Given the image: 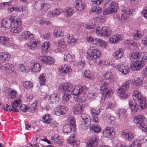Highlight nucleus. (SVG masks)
<instances>
[{
    "mask_svg": "<svg viewBox=\"0 0 147 147\" xmlns=\"http://www.w3.org/2000/svg\"><path fill=\"white\" fill-rule=\"evenodd\" d=\"M72 84L70 83L65 82L61 84L59 87L60 91L64 92V94L63 96L62 100L65 102L69 100L70 98V95L72 93Z\"/></svg>",
    "mask_w": 147,
    "mask_h": 147,
    "instance_id": "nucleus-1",
    "label": "nucleus"
},
{
    "mask_svg": "<svg viewBox=\"0 0 147 147\" xmlns=\"http://www.w3.org/2000/svg\"><path fill=\"white\" fill-rule=\"evenodd\" d=\"M20 19L11 16L10 19H4L1 21V27L7 30L10 27L13 26V24L15 26L21 25V24Z\"/></svg>",
    "mask_w": 147,
    "mask_h": 147,
    "instance_id": "nucleus-2",
    "label": "nucleus"
},
{
    "mask_svg": "<svg viewBox=\"0 0 147 147\" xmlns=\"http://www.w3.org/2000/svg\"><path fill=\"white\" fill-rule=\"evenodd\" d=\"M73 94L74 95V98L76 99L78 98L79 95L82 93L86 94L88 91V88L86 86L82 87L80 85L75 86L74 88L72 84Z\"/></svg>",
    "mask_w": 147,
    "mask_h": 147,
    "instance_id": "nucleus-3",
    "label": "nucleus"
},
{
    "mask_svg": "<svg viewBox=\"0 0 147 147\" xmlns=\"http://www.w3.org/2000/svg\"><path fill=\"white\" fill-rule=\"evenodd\" d=\"M87 54V58L92 60L95 59L99 57L100 55V52L96 47L91 46L88 50Z\"/></svg>",
    "mask_w": 147,
    "mask_h": 147,
    "instance_id": "nucleus-4",
    "label": "nucleus"
},
{
    "mask_svg": "<svg viewBox=\"0 0 147 147\" xmlns=\"http://www.w3.org/2000/svg\"><path fill=\"white\" fill-rule=\"evenodd\" d=\"M130 82L128 81L123 84L117 90V94L121 99H123L127 97V95L126 91L129 88Z\"/></svg>",
    "mask_w": 147,
    "mask_h": 147,
    "instance_id": "nucleus-5",
    "label": "nucleus"
},
{
    "mask_svg": "<svg viewBox=\"0 0 147 147\" xmlns=\"http://www.w3.org/2000/svg\"><path fill=\"white\" fill-rule=\"evenodd\" d=\"M100 89L101 94L106 97H109L113 93L112 89L106 82H104L100 86Z\"/></svg>",
    "mask_w": 147,
    "mask_h": 147,
    "instance_id": "nucleus-6",
    "label": "nucleus"
},
{
    "mask_svg": "<svg viewBox=\"0 0 147 147\" xmlns=\"http://www.w3.org/2000/svg\"><path fill=\"white\" fill-rule=\"evenodd\" d=\"M118 4L114 1L109 3L107 9H104L103 13L104 15L111 14L116 12Z\"/></svg>",
    "mask_w": 147,
    "mask_h": 147,
    "instance_id": "nucleus-7",
    "label": "nucleus"
},
{
    "mask_svg": "<svg viewBox=\"0 0 147 147\" xmlns=\"http://www.w3.org/2000/svg\"><path fill=\"white\" fill-rule=\"evenodd\" d=\"M96 33L98 36H107L110 34L111 31L107 26H103L101 28L97 27L96 28Z\"/></svg>",
    "mask_w": 147,
    "mask_h": 147,
    "instance_id": "nucleus-8",
    "label": "nucleus"
},
{
    "mask_svg": "<svg viewBox=\"0 0 147 147\" xmlns=\"http://www.w3.org/2000/svg\"><path fill=\"white\" fill-rule=\"evenodd\" d=\"M34 7L37 10L42 9L44 11H46L50 8L51 7V5L48 3L38 1L35 3Z\"/></svg>",
    "mask_w": 147,
    "mask_h": 147,
    "instance_id": "nucleus-9",
    "label": "nucleus"
},
{
    "mask_svg": "<svg viewBox=\"0 0 147 147\" xmlns=\"http://www.w3.org/2000/svg\"><path fill=\"white\" fill-rule=\"evenodd\" d=\"M102 134L104 136L113 138H114L115 132L112 127H108L105 128L103 131Z\"/></svg>",
    "mask_w": 147,
    "mask_h": 147,
    "instance_id": "nucleus-10",
    "label": "nucleus"
},
{
    "mask_svg": "<svg viewBox=\"0 0 147 147\" xmlns=\"http://www.w3.org/2000/svg\"><path fill=\"white\" fill-rule=\"evenodd\" d=\"M112 66L117 69L121 72V74L123 75H126L128 74L129 71V67L127 66H123V65H120L119 64H115Z\"/></svg>",
    "mask_w": 147,
    "mask_h": 147,
    "instance_id": "nucleus-11",
    "label": "nucleus"
},
{
    "mask_svg": "<svg viewBox=\"0 0 147 147\" xmlns=\"http://www.w3.org/2000/svg\"><path fill=\"white\" fill-rule=\"evenodd\" d=\"M144 64V63L142 61H137L132 63L130 68L132 70L138 71L141 69L143 67Z\"/></svg>",
    "mask_w": 147,
    "mask_h": 147,
    "instance_id": "nucleus-12",
    "label": "nucleus"
},
{
    "mask_svg": "<svg viewBox=\"0 0 147 147\" xmlns=\"http://www.w3.org/2000/svg\"><path fill=\"white\" fill-rule=\"evenodd\" d=\"M4 68L6 73L13 76L16 74V72L14 71V68L13 65L11 63H7L5 65Z\"/></svg>",
    "mask_w": 147,
    "mask_h": 147,
    "instance_id": "nucleus-13",
    "label": "nucleus"
},
{
    "mask_svg": "<svg viewBox=\"0 0 147 147\" xmlns=\"http://www.w3.org/2000/svg\"><path fill=\"white\" fill-rule=\"evenodd\" d=\"M98 142V138L97 136H93L91 140L87 142V146L88 147H99Z\"/></svg>",
    "mask_w": 147,
    "mask_h": 147,
    "instance_id": "nucleus-14",
    "label": "nucleus"
},
{
    "mask_svg": "<svg viewBox=\"0 0 147 147\" xmlns=\"http://www.w3.org/2000/svg\"><path fill=\"white\" fill-rule=\"evenodd\" d=\"M0 43L7 47H13V44L10 39L5 36L0 37Z\"/></svg>",
    "mask_w": 147,
    "mask_h": 147,
    "instance_id": "nucleus-15",
    "label": "nucleus"
},
{
    "mask_svg": "<svg viewBox=\"0 0 147 147\" xmlns=\"http://www.w3.org/2000/svg\"><path fill=\"white\" fill-rule=\"evenodd\" d=\"M75 9L79 11L83 10L85 7L84 3L81 0H76L74 4Z\"/></svg>",
    "mask_w": 147,
    "mask_h": 147,
    "instance_id": "nucleus-16",
    "label": "nucleus"
},
{
    "mask_svg": "<svg viewBox=\"0 0 147 147\" xmlns=\"http://www.w3.org/2000/svg\"><path fill=\"white\" fill-rule=\"evenodd\" d=\"M11 55L7 53H0V63H6L10 59Z\"/></svg>",
    "mask_w": 147,
    "mask_h": 147,
    "instance_id": "nucleus-17",
    "label": "nucleus"
},
{
    "mask_svg": "<svg viewBox=\"0 0 147 147\" xmlns=\"http://www.w3.org/2000/svg\"><path fill=\"white\" fill-rule=\"evenodd\" d=\"M40 60L42 63L48 64H52L55 61L53 58L47 56H41Z\"/></svg>",
    "mask_w": 147,
    "mask_h": 147,
    "instance_id": "nucleus-18",
    "label": "nucleus"
},
{
    "mask_svg": "<svg viewBox=\"0 0 147 147\" xmlns=\"http://www.w3.org/2000/svg\"><path fill=\"white\" fill-rule=\"evenodd\" d=\"M55 44L56 46L63 49H66L68 47V42L63 38H61L57 41L55 42Z\"/></svg>",
    "mask_w": 147,
    "mask_h": 147,
    "instance_id": "nucleus-19",
    "label": "nucleus"
},
{
    "mask_svg": "<svg viewBox=\"0 0 147 147\" xmlns=\"http://www.w3.org/2000/svg\"><path fill=\"white\" fill-rule=\"evenodd\" d=\"M145 119V117L143 115H138L135 117L134 119V123L137 125L139 126L140 125H142Z\"/></svg>",
    "mask_w": 147,
    "mask_h": 147,
    "instance_id": "nucleus-20",
    "label": "nucleus"
},
{
    "mask_svg": "<svg viewBox=\"0 0 147 147\" xmlns=\"http://www.w3.org/2000/svg\"><path fill=\"white\" fill-rule=\"evenodd\" d=\"M121 134L122 137L125 140L130 141L134 138V134L131 132H122Z\"/></svg>",
    "mask_w": 147,
    "mask_h": 147,
    "instance_id": "nucleus-21",
    "label": "nucleus"
},
{
    "mask_svg": "<svg viewBox=\"0 0 147 147\" xmlns=\"http://www.w3.org/2000/svg\"><path fill=\"white\" fill-rule=\"evenodd\" d=\"M21 101L20 99L16 100H15L12 101L11 102V104L12 106L11 110L12 112H18V110L16 108L18 107V106L21 103Z\"/></svg>",
    "mask_w": 147,
    "mask_h": 147,
    "instance_id": "nucleus-22",
    "label": "nucleus"
},
{
    "mask_svg": "<svg viewBox=\"0 0 147 147\" xmlns=\"http://www.w3.org/2000/svg\"><path fill=\"white\" fill-rule=\"evenodd\" d=\"M84 110V109L82 106L78 104L74 106L73 111L75 114L79 115L83 112Z\"/></svg>",
    "mask_w": 147,
    "mask_h": 147,
    "instance_id": "nucleus-23",
    "label": "nucleus"
},
{
    "mask_svg": "<svg viewBox=\"0 0 147 147\" xmlns=\"http://www.w3.org/2000/svg\"><path fill=\"white\" fill-rule=\"evenodd\" d=\"M21 36L22 38L25 40H28L29 38L33 39L34 38V36L33 34L28 31H24L22 32Z\"/></svg>",
    "mask_w": 147,
    "mask_h": 147,
    "instance_id": "nucleus-24",
    "label": "nucleus"
},
{
    "mask_svg": "<svg viewBox=\"0 0 147 147\" xmlns=\"http://www.w3.org/2000/svg\"><path fill=\"white\" fill-rule=\"evenodd\" d=\"M122 36L119 34H117L113 35L109 39V42L110 43H116L120 41L121 39Z\"/></svg>",
    "mask_w": 147,
    "mask_h": 147,
    "instance_id": "nucleus-25",
    "label": "nucleus"
},
{
    "mask_svg": "<svg viewBox=\"0 0 147 147\" xmlns=\"http://www.w3.org/2000/svg\"><path fill=\"white\" fill-rule=\"evenodd\" d=\"M81 117L84 123L88 124V125L90 124L91 120L90 117L89 115L84 113H82L81 115Z\"/></svg>",
    "mask_w": 147,
    "mask_h": 147,
    "instance_id": "nucleus-26",
    "label": "nucleus"
},
{
    "mask_svg": "<svg viewBox=\"0 0 147 147\" xmlns=\"http://www.w3.org/2000/svg\"><path fill=\"white\" fill-rule=\"evenodd\" d=\"M59 70L61 73L66 74H70L71 72V68L67 67L66 65H62L59 68Z\"/></svg>",
    "mask_w": 147,
    "mask_h": 147,
    "instance_id": "nucleus-27",
    "label": "nucleus"
},
{
    "mask_svg": "<svg viewBox=\"0 0 147 147\" xmlns=\"http://www.w3.org/2000/svg\"><path fill=\"white\" fill-rule=\"evenodd\" d=\"M140 58V52H134L131 53L129 59L132 61L135 60H139Z\"/></svg>",
    "mask_w": 147,
    "mask_h": 147,
    "instance_id": "nucleus-28",
    "label": "nucleus"
},
{
    "mask_svg": "<svg viewBox=\"0 0 147 147\" xmlns=\"http://www.w3.org/2000/svg\"><path fill=\"white\" fill-rule=\"evenodd\" d=\"M61 11L59 9L56 8L53 11H49L48 12V16L51 18L54 17L56 16L59 15Z\"/></svg>",
    "mask_w": 147,
    "mask_h": 147,
    "instance_id": "nucleus-29",
    "label": "nucleus"
},
{
    "mask_svg": "<svg viewBox=\"0 0 147 147\" xmlns=\"http://www.w3.org/2000/svg\"><path fill=\"white\" fill-rule=\"evenodd\" d=\"M123 49H119L114 52L113 53L114 57L119 59L123 56Z\"/></svg>",
    "mask_w": 147,
    "mask_h": 147,
    "instance_id": "nucleus-30",
    "label": "nucleus"
},
{
    "mask_svg": "<svg viewBox=\"0 0 147 147\" xmlns=\"http://www.w3.org/2000/svg\"><path fill=\"white\" fill-rule=\"evenodd\" d=\"M139 106L142 110H143L147 107V101L146 98L143 97L138 101Z\"/></svg>",
    "mask_w": 147,
    "mask_h": 147,
    "instance_id": "nucleus-31",
    "label": "nucleus"
},
{
    "mask_svg": "<svg viewBox=\"0 0 147 147\" xmlns=\"http://www.w3.org/2000/svg\"><path fill=\"white\" fill-rule=\"evenodd\" d=\"M133 99L135 101L139 100L143 97L141 95L140 93L138 90H135L133 93Z\"/></svg>",
    "mask_w": 147,
    "mask_h": 147,
    "instance_id": "nucleus-32",
    "label": "nucleus"
},
{
    "mask_svg": "<svg viewBox=\"0 0 147 147\" xmlns=\"http://www.w3.org/2000/svg\"><path fill=\"white\" fill-rule=\"evenodd\" d=\"M51 140L52 141V143H56L59 144L60 146L62 145V143L63 142L62 139L60 138L58 136L56 137L55 136H54L51 137Z\"/></svg>",
    "mask_w": 147,
    "mask_h": 147,
    "instance_id": "nucleus-33",
    "label": "nucleus"
},
{
    "mask_svg": "<svg viewBox=\"0 0 147 147\" xmlns=\"http://www.w3.org/2000/svg\"><path fill=\"white\" fill-rule=\"evenodd\" d=\"M65 109L63 107H60L59 109H56L55 110V113L57 115H64L66 113L65 110Z\"/></svg>",
    "mask_w": 147,
    "mask_h": 147,
    "instance_id": "nucleus-34",
    "label": "nucleus"
},
{
    "mask_svg": "<svg viewBox=\"0 0 147 147\" xmlns=\"http://www.w3.org/2000/svg\"><path fill=\"white\" fill-rule=\"evenodd\" d=\"M42 121L46 124L50 123L52 121L51 117L49 115L47 114L42 117Z\"/></svg>",
    "mask_w": 147,
    "mask_h": 147,
    "instance_id": "nucleus-35",
    "label": "nucleus"
},
{
    "mask_svg": "<svg viewBox=\"0 0 147 147\" xmlns=\"http://www.w3.org/2000/svg\"><path fill=\"white\" fill-rule=\"evenodd\" d=\"M96 45H98L100 46L105 48L107 46V42L105 41L100 38H95Z\"/></svg>",
    "mask_w": 147,
    "mask_h": 147,
    "instance_id": "nucleus-36",
    "label": "nucleus"
},
{
    "mask_svg": "<svg viewBox=\"0 0 147 147\" xmlns=\"http://www.w3.org/2000/svg\"><path fill=\"white\" fill-rule=\"evenodd\" d=\"M41 66L40 64L38 63H35L33 65L31 69L33 71L38 72L41 69Z\"/></svg>",
    "mask_w": 147,
    "mask_h": 147,
    "instance_id": "nucleus-37",
    "label": "nucleus"
},
{
    "mask_svg": "<svg viewBox=\"0 0 147 147\" xmlns=\"http://www.w3.org/2000/svg\"><path fill=\"white\" fill-rule=\"evenodd\" d=\"M116 17L117 19L121 22L124 23L125 20H127V16H124L122 13H117Z\"/></svg>",
    "mask_w": 147,
    "mask_h": 147,
    "instance_id": "nucleus-38",
    "label": "nucleus"
},
{
    "mask_svg": "<svg viewBox=\"0 0 147 147\" xmlns=\"http://www.w3.org/2000/svg\"><path fill=\"white\" fill-rule=\"evenodd\" d=\"M20 25L15 26H13L12 28L10 30L11 32L12 33H19L21 31V28L20 26ZM14 26H15L14 25Z\"/></svg>",
    "mask_w": 147,
    "mask_h": 147,
    "instance_id": "nucleus-39",
    "label": "nucleus"
},
{
    "mask_svg": "<svg viewBox=\"0 0 147 147\" xmlns=\"http://www.w3.org/2000/svg\"><path fill=\"white\" fill-rule=\"evenodd\" d=\"M71 126L69 124H66L64 125L63 129V132L65 133H70L71 130Z\"/></svg>",
    "mask_w": 147,
    "mask_h": 147,
    "instance_id": "nucleus-40",
    "label": "nucleus"
},
{
    "mask_svg": "<svg viewBox=\"0 0 147 147\" xmlns=\"http://www.w3.org/2000/svg\"><path fill=\"white\" fill-rule=\"evenodd\" d=\"M19 69L21 71L24 72H27L29 71V68L28 66L22 64L20 65L19 66Z\"/></svg>",
    "mask_w": 147,
    "mask_h": 147,
    "instance_id": "nucleus-41",
    "label": "nucleus"
},
{
    "mask_svg": "<svg viewBox=\"0 0 147 147\" xmlns=\"http://www.w3.org/2000/svg\"><path fill=\"white\" fill-rule=\"evenodd\" d=\"M90 128L92 131L96 133H98L101 131L100 127L97 125H92L90 127Z\"/></svg>",
    "mask_w": 147,
    "mask_h": 147,
    "instance_id": "nucleus-42",
    "label": "nucleus"
},
{
    "mask_svg": "<svg viewBox=\"0 0 147 147\" xmlns=\"http://www.w3.org/2000/svg\"><path fill=\"white\" fill-rule=\"evenodd\" d=\"M49 99L52 102H57L58 101L59 98L57 94H53L50 95Z\"/></svg>",
    "mask_w": 147,
    "mask_h": 147,
    "instance_id": "nucleus-43",
    "label": "nucleus"
},
{
    "mask_svg": "<svg viewBox=\"0 0 147 147\" xmlns=\"http://www.w3.org/2000/svg\"><path fill=\"white\" fill-rule=\"evenodd\" d=\"M50 45V44L48 41L45 42L43 43L41 47V49L43 52H47Z\"/></svg>",
    "mask_w": 147,
    "mask_h": 147,
    "instance_id": "nucleus-44",
    "label": "nucleus"
},
{
    "mask_svg": "<svg viewBox=\"0 0 147 147\" xmlns=\"http://www.w3.org/2000/svg\"><path fill=\"white\" fill-rule=\"evenodd\" d=\"M23 87L26 89H28L32 88L33 86L32 83L31 81H25L23 84Z\"/></svg>",
    "mask_w": 147,
    "mask_h": 147,
    "instance_id": "nucleus-45",
    "label": "nucleus"
},
{
    "mask_svg": "<svg viewBox=\"0 0 147 147\" xmlns=\"http://www.w3.org/2000/svg\"><path fill=\"white\" fill-rule=\"evenodd\" d=\"M74 13L73 8L71 7H67L65 9V14L67 17L71 16Z\"/></svg>",
    "mask_w": 147,
    "mask_h": 147,
    "instance_id": "nucleus-46",
    "label": "nucleus"
},
{
    "mask_svg": "<svg viewBox=\"0 0 147 147\" xmlns=\"http://www.w3.org/2000/svg\"><path fill=\"white\" fill-rule=\"evenodd\" d=\"M104 78L106 80H110L111 81H113V76L111 72L105 74L104 75Z\"/></svg>",
    "mask_w": 147,
    "mask_h": 147,
    "instance_id": "nucleus-47",
    "label": "nucleus"
},
{
    "mask_svg": "<svg viewBox=\"0 0 147 147\" xmlns=\"http://www.w3.org/2000/svg\"><path fill=\"white\" fill-rule=\"evenodd\" d=\"M67 119L73 128H75L76 127V123L74 121V118L72 116L69 115L67 117Z\"/></svg>",
    "mask_w": 147,
    "mask_h": 147,
    "instance_id": "nucleus-48",
    "label": "nucleus"
},
{
    "mask_svg": "<svg viewBox=\"0 0 147 147\" xmlns=\"http://www.w3.org/2000/svg\"><path fill=\"white\" fill-rule=\"evenodd\" d=\"M67 36L68 39L67 42H68V44H70L71 43H74L76 42V39L71 35L69 34L67 35Z\"/></svg>",
    "mask_w": 147,
    "mask_h": 147,
    "instance_id": "nucleus-49",
    "label": "nucleus"
},
{
    "mask_svg": "<svg viewBox=\"0 0 147 147\" xmlns=\"http://www.w3.org/2000/svg\"><path fill=\"white\" fill-rule=\"evenodd\" d=\"M142 36V34L140 31H136L135 32L133 35V39L135 40H138Z\"/></svg>",
    "mask_w": 147,
    "mask_h": 147,
    "instance_id": "nucleus-50",
    "label": "nucleus"
},
{
    "mask_svg": "<svg viewBox=\"0 0 147 147\" xmlns=\"http://www.w3.org/2000/svg\"><path fill=\"white\" fill-rule=\"evenodd\" d=\"M102 11L101 8H99L98 9L96 6H94L92 9L90 11L89 13L91 14L92 13H95L100 14Z\"/></svg>",
    "mask_w": 147,
    "mask_h": 147,
    "instance_id": "nucleus-51",
    "label": "nucleus"
},
{
    "mask_svg": "<svg viewBox=\"0 0 147 147\" xmlns=\"http://www.w3.org/2000/svg\"><path fill=\"white\" fill-rule=\"evenodd\" d=\"M37 41L35 40V41H31L27 45L30 47V49L32 50L34 48L36 47L37 46Z\"/></svg>",
    "mask_w": 147,
    "mask_h": 147,
    "instance_id": "nucleus-52",
    "label": "nucleus"
},
{
    "mask_svg": "<svg viewBox=\"0 0 147 147\" xmlns=\"http://www.w3.org/2000/svg\"><path fill=\"white\" fill-rule=\"evenodd\" d=\"M38 101L36 100L30 106L29 109L32 112H33L36 109Z\"/></svg>",
    "mask_w": 147,
    "mask_h": 147,
    "instance_id": "nucleus-53",
    "label": "nucleus"
},
{
    "mask_svg": "<svg viewBox=\"0 0 147 147\" xmlns=\"http://www.w3.org/2000/svg\"><path fill=\"white\" fill-rule=\"evenodd\" d=\"M74 57L73 55H71L68 53L64 56V58L65 61L71 62L73 61V57Z\"/></svg>",
    "mask_w": 147,
    "mask_h": 147,
    "instance_id": "nucleus-54",
    "label": "nucleus"
},
{
    "mask_svg": "<svg viewBox=\"0 0 147 147\" xmlns=\"http://www.w3.org/2000/svg\"><path fill=\"white\" fill-rule=\"evenodd\" d=\"M9 95L10 96V98L11 99H13L15 98L17 96L16 91L10 89L9 91Z\"/></svg>",
    "mask_w": 147,
    "mask_h": 147,
    "instance_id": "nucleus-55",
    "label": "nucleus"
},
{
    "mask_svg": "<svg viewBox=\"0 0 147 147\" xmlns=\"http://www.w3.org/2000/svg\"><path fill=\"white\" fill-rule=\"evenodd\" d=\"M45 79L44 75L41 74L39 76V83L40 86H44L45 84Z\"/></svg>",
    "mask_w": 147,
    "mask_h": 147,
    "instance_id": "nucleus-56",
    "label": "nucleus"
},
{
    "mask_svg": "<svg viewBox=\"0 0 147 147\" xmlns=\"http://www.w3.org/2000/svg\"><path fill=\"white\" fill-rule=\"evenodd\" d=\"M140 58L143 62H147V53L140 52Z\"/></svg>",
    "mask_w": 147,
    "mask_h": 147,
    "instance_id": "nucleus-57",
    "label": "nucleus"
},
{
    "mask_svg": "<svg viewBox=\"0 0 147 147\" xmlns=\"http://www.w3.org/2000/svg\"><path fill=\"white\" fill-rule=\"evenodd\" d=\"M142 142L138 139H136L132 143V145L136 147H138L140 146L142 144Z\"/></svg>",
    "mask_w": 147,
    "mask_h": 147,
    "instance_id": "nucleus-58",
    "label": "nucleus"
},
{
    "mask_svg": "<svg viewBox=\"0 0 147 147\" xmlns=\"http://www.w3.org/2000/svg\"><path fill=\"white\" fill-rule=\"evenodd\" d=\"M97 96V94L95 92L89 93L88 94V98L91 100H94Z\"/></svg>",
    "mask_w": 147,
    "mask_h": 147,
    "instance_id": "nucleus-59",
    "label": "nucleus"
},
{
    "mask_svg": "<svg viewBox=\"0 0 147 147\" xmlns=\"http://www.w3.org/2000/svg\"><path fill=\"white\" fill-rule=\"evenodd\" d=\"M140 129H141L142 131L147 132V123H143L142 125L139 126Z\"/></svg>",
    "mask_w": 147,
    "mask_h": 147,
    "instance_id": "nucleus-60",
    "label": "nucleus"
},
{
    "mask_svg": "<svg viewBox=\"0 0 147 147\" xmlns=\"http://www.w3.org/2000/svg\"><path fill=\"white\" fill-rule=\"evenodd\" d=\"M100 112L99 109L96 110L94 109H92L91 111V113L92 116H97L100 114Z\"/></svg>",
    "mask_w": 147,
    "mask_h": 147,
    "instance_id": "nucleus-61",
    "label": "nucleus"
},
{
    "mask_svg": "<svg viewBox=\"0 0 147 147\" xmlns=\"http://www.w3.org/2000/svg\"><path fill=\"white\" fill-rule=\"evenodd\" d=\"M126 110L124 109H120L119 111L118 114L119 115V118L120 116L121 115L123 117H125L126 116Z\"/></svg>",
    "mask_w": 147,
    "mask_h": 147,
    "instance_id": "nucleus-62",
    "label": "nucleus"
},
{
    "mask_svg": "<svg viewBox=\"0 0 147 147\" xmlns=\"http://www.w3.org/2000/svg\"><path fill=\"white\" fill-rule=\"evenodd\" d=\"M122 14L124 16H127V20L129 18L130 11L129 9H125L122 11Z\"/></svg>",
    "mask_w": 147,
    "mask_h": 147,
    "instance_id": "nucleus-63",
    "label": "nucleus"
},
{
    "mask_svg": "<svg viewBox=\"0 0 147 147\" xmlns=\"http://www.w3.org/2000/svg\"><path fill=\"white\" fill-rule=\"evenodd\" d=\"M138 107V105L136 103L134 104V105L131 107V112L134 113H136L137 111L139 108Z\"/></svg>",
    "mask_w": 147,
    "mask_h": 147,
    "instance_id": "nucleus-64",
    "label": "nucleus"
}]
</instances>
